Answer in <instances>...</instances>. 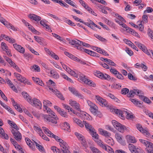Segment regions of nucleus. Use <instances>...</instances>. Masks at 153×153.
<instances>
[{
	"label": "nucleus",
	"mask_w": 153,
	"mask_h": 153,
	"mask_svg": "<svg viewBox=\"0 0 153 153\" xmlns=\"http://www.w3.org/2000/svg\"><path fill=\"white\" fill-rule=\"evenodd\" d=\"M99 131L101 133L102 135L105 137H109L111 135V134L107 131L104 130L101 128L99 129Z\"/></svg>",
	"instance_id": "nucleus-31"
},
{
	"label": "nucleus",
	"mask_w": 153,
	"mask_h": 153,
	"mask_svg": "<svg viewBox=\"0 0 153 153\" xmlns=\"http://www.w3.org/2000/svg\"><path fill=\"white\" fill-rule=\"evenodd\" d=\"M96 73L97 76L102 79L110 80L111 79V76L108 75L104 74L99 71H97Z\"/></svg>",
	"instance_id": "nucleus-10"
},
{
	"label": "nucleus",
	"mask_w": 153,
	"mask_h": 153,
	"mask_svg": "<svg viewBox=\"0 0 153 153\" xmlns=\"http://www.w3.org/2000/svg\"><path fill=\"white\" fill-rule=\"evenodd\" d=\"M69 90L74 95L76 96L81 98L83 99L84 97L80 93H79L77 90L74 88L69 87L68 88Z\"/></svg>",
	"instance_id": "nucleus-12"
},
{
	"label": "nucleus",
	"mask_w": 153,
	"mask_h": 153,
	"mask_svg": "<svg viewBox=\"0 0 153 153\" xmlns=\"http://www.w3.org/2000/svg\"><path fill=\"white\" fill-rule=\"evenodd\" d=\"M33 129L34 130L36 131L39 135H41L42 134V130L36 126H34Z\"/></svg>",
	"instance_id": "nucleus-43"
},
{
	"label": "nucleus",
	"mask_w": 153,
	"mask_h": 153,
	"mask_svg": "<svg viewBox=\"0 0 153 153\" xmlns=\"http://www.w3.org/2000/svg\"><path fill=\"white\" fill-rule=\"evenodd\" d=\"M32 106L37 108H41L42 104L39 100L34 98L33 99H31L30 102H29Z\"/></svg>",
	"instance_id": "nucleus-9"
},
{
	"label": "nucleus",
	"mask_w": 153,
	"mask_h": 153,
	"mask_svg": "<svg viewBox=\"0 0 153 153\" xmlns=\"http://www.w3.org/2000/svg\"><path fill=\"white\" fill-rule=\"evenodd\" d=\"M83 123L86 129L89 131L92 137L95 135H97L95 129L91 124L85 121H83Z\"/></svg>",
	"instance_id": "nucleus-6"
},
{
	"label": "nucleus",
	"mask_w": 153,
	"mask_h": 153,
	"mask_svg": "<svg viewBox=\"0 0 153 153\" xmlns=\"http://www.w3.org/2000/svg\"><path fill=\"white\" fill-rule=\"evenodd\" d=\"M44 140H46L47 141H49V139L48 138V137L46 136L42 132V134L41 135H39Z\"/></svg>",
	"instance_id": "nucleus-62"
},
{
	"label": "nucleus",
	"mask_w": 153,
	"mask_h": 153,
	"mask_svg": "<svg viewBox=\"0 0 153 153\" xmlns=\"http://www.w3.org/2000/svg\"><path fill=\"white\" fill-rule=\"evenodd\" d=\"M143 94V93L142 91L139 89H134V90H130L129 92V94L128 95V96L129 97H133L134 94H136L137 95L139 94Z\"/></svg>",
	"instance_id": "nucleus-13"
},
{
	"label": "nucleus",
	"mask_w": 153,
	"mask_h": 153,
	"mask_svg": "<svg viewBox=\"0 0 153 153\" xmlns=\"http://www.w3.org/2000/svg\"><path fill=\"white\" fill-rule=\"evenodd\" d=\"M50 74L51 76L55 79H58L59 78V74L56 71L53 70H51L50 71Z\"/></svg>",
	"instance_id": "nucleus-37"
},
{
	"label": "nucleus",
	"mask_w": 153,
	"mask_h": 153,
	"mask_svg": "<svg viewBox=\"0 0 153 153\" xmlns=\"http://www.w3.org/2000/svg\"><path fill=\"white\" fill-rule=\"evenodd\" d=\"M106 63L112 66L115 67L116 66V64L114 63L113 61L110 59H108Z\"/></svg>",
	"instance_id": "nucleus-51"
},
{
	"label": "nucleus",
	"mask_w": 153,
	"mask_h": 153,
	"mask_svg": "<svg viewBox=\"0 0 153 153\" xmlns=\"http://www.w3.org/2000/svg\"><path fill=\"white\" fill-rule=\"evenodd\" d=\"M95 99L97 102L99 103L101 101L104 100V99L99 95L95 96Z\"/></svg>",
	"instance_id": "nucleus-45"
},
{
	"label": "nucleus",
	"mask_w": 153,
	"mask_h": 153,
	"mask_svg": "<svg viewBox=\"0 0 153 153\" xmlns=\"http://www.w3.org/2000/svg\"><path fill=\"white\" fill-rule=\"evenodd\" d=\"M128 79L131 80L135 81L137 79V78L133 76L131 73H129L128 74Z\"/></svg>",
	"instance_id": "nucleus-53"
},
{
	"label": "nucleus",
	"mask_w": 153,
	"mask_h": 153,
	"mask_svg": "<svg viewBox=\"0 0 153 153\" xmlns=\"http://www.w3.org/2000/svg\"><path fill=\"white\" fill-rule=\"evenodd\" d=\"M62 128L68 132L71 131L70 125L69 123L67 122H65L62 124Z\"/></svg>",
	"instance_id": "nucleus-21"
},
{
	"label": "nucleus",
	"mask_w": 153,
	"mask_h": 153,
	"mask_svg": "<svg viewBox=\"0 0 153 153\" xmlns=\"http://www.w3.org/2000/svg\"><path fill=\"white\" fill-rule=\"evenodd\" d=\"M78 79H79L81 81L84 82L85 83L90 85L91 86L93 87H95L96 86L95 84L92 81L87 79L85 75H82L80 76Z\"/></svg>",
	"instance_id": "nucleus-7"
},
{
	"label": "nucleus",
	"mask_w": 153,
	"mask_h": 153,
	"mask_svg": "<svg viewBox=\"0 0 153 153\" xmlns=\"http://www.w3.org/2000/svg\"><path fill=\"white\" fill-rule=\"evenodd\" d=\"M57 3H59L61 6H63L66 8H68L69 6V5L61 0H59L58 2Z\"/></svg>",
	"instance_id": "nucleus-46"
},
{
	"label": "nucleus",
	"mask_w": 153,
	"mask_h": 153,
	"mask_svg": "<svg viewBox=\"0 0 153 153\" xmlns=\"http://www.w3.org/2000/svg\"><path fill=\"white\" fill-rule=\"evenodd\" d=\"M49 89L52 92L55 94L56 96L61 100H65V98L62 94L57 89H54L53 88H51V86L49 87Z\"/></svg>",
	"instance_id": "nucleus-16"
},
{
	"label": "nucleus",
	"mask_w": 153,
	"mask_h": 153,
	"mask_svg": "<svg viewBox=\"0 0 153 153\" xmlns=\"http://www.w3.org/2000/svg\"><path fill=\"white\" fill-rule=\"evenodd\" d=\"M59 114L63 117L65 118L68 117L67 113L64 111L62 110L60 112Z\"/></svg>",
	"instance_id": "nucleus-59"
},
{
	"label": "nucleus",
	"mask_w": 153,
	"mask_h": 153,
	"mask_svg": "<svg viewBox=\"0 0 153 153\" xmlns=\"http://www.w3.org/2000/svg\"><path fill=\"white\" fill-rule=\"evenodd\" d=\"M136 127L138 130L140 132H142L144 135L146 136V137H149V136L150 135L149 133L147 131L144 129L140 124H136Z\"/></svg>",
	"instance_id": "nucleus-15"
},
{
	"label": "nucleus",
	"mask_w": 153,
	"mask_h": 153,
	"mask_svg": "<svg viewBox=\"0 0 153 153\" xmlns=\"http://www.w3.org/2000/svg\"><path fill=\"white\" fill-rule=\"evenodd\" d=\"M28 17L31 20L38 22L41 19V17L34 14L30 13L28 15Z\"/></svg>",
	"instance_id": "nucleus-18"
},
{
	"label": "nucleus",
	"mask_w": 153,
	"mask_h": 153,
	"mask_svg": "<svg viewBox=\"0 0 153 153\" xmlns=\"http://www.w3.org/2000/svg\"><path fill=\"white\" fill-rule=\"evenodd\" d=\"M105 140V142L109 145L112 146L114 144L113 140L110 137H106Z\"/></svg>",
	"instance_id": "nucleus-39"
},
{
	"label": "nucleus",
	"mask_w": 153,
	"mask_h": 153,
	"mask_svg": "<svg viewBox=\"0 0 153 153\" xmlns=\"http://www.w3.org/2000/svg\"><path fill=\"white\" fill-rule=\"evenodd\" d=\"M115 137L117 140L123 145H125V143L122 140V136L120 134L117 133L115 134Z\"/></svg>",
	"instance_id": "nucleus-28"
},
{
	"label": "nucleus",
	"mask_w": 153,
	"mask_h": 153,
	"mask_svg": "<svg viewBox=\"0 0 153 153\" xmlns=\"http://www.w3.org/2000/svg\"><path fill=\"white\" fill-rule=\"evenodd\" d=\"M11 132L15 139L18 141H20L22 139V136L21 133L18 131L12 129Z\"/></svg>",
	"instance_id": "nucleus-11"
},
{
	"label": "nucleus",
	"mask_w": 153,
	"mask_h": 153,
	"mask_svg": "<svg viewBox=\"0 0 153 153\" xmlns=\"http://www.w3.org/2000/svg\"><path fill=\"white\" fill-rule=\"evenodd\" d=\"M14 75L17 78L19 81L21 82L25 83L24 81L25 79V77H22L20 74L16 73H14Z\"/></svg>",
	"instance_id": "nucleus-30"
},
{
	"label": "nucleus",
	"mask_w": 153,
	"mask_h": 153,
	"mask_svg": "<svg viewBox=\"0 0 153 153\" xmlns=\"http://www.w3.org/2000/svg\"><path fill=\"white\" fill-rule=\"evenodd\" d=\"M30 68L32 71L39 72L40 71L39 67L37 65H34L33 66H32Z\"/></svg>",
	"instance_id": "nucleus-40"
},
{
	"label": "nucleus",
	"mask_w": 153,
	"mask_h": 153,
	"mask_svg": "<svg viewBox=\"0 0 153 153\" xmlns=\"http://www.w3.org/2000/svg\"><path fill=\"white\" fill-rule=\"evenodd\" d=\"M126 52L130 56H132L134 54V53L133 51L130 49L129 48H126Z\"/></svg>",
	"instance_id": "nucleus-52"
},
{
	"label": "nucleus",
	"mask_w": 153,
	"mask_h": 153,
	"mask_svg": "<svg viewBox=\"0 0 153 153\" xmlns=\"http://www.w3.org/2000/svg\"><path fill=\"white\" fill-rule=\"evenodd\" d=\"M49 89L52 92L55 94L56 96L61 100H65V98L62 94L57 89H54L53 88H51V86L49 87Z\"/></svg>",
	"instance_id": "nucleus-17"
},
{
	"label": "nucleus",
	"mask_w": 153,
	"mask_h": 153,
	"mask_svg": "<svg viewBox=\"0 0 153 153\" xmlns=\"http://www.w3.org/2000/svg\"><path fill=\"white\" fill-rule=\"evenodd\" d=\"M140 49L142 50L144 53H146L147 55H150L149 50L148 51V50L147 48L143 44V45H142Z\"/></svg>",
	"instance_id": "nucleus-38"
},
{
	"label": "nucleus",
	"mask_w": 153,
	"mask_h": 153,
	"mask_svg": "<svg viewBox=\"0 0 153 153\" xmlns=\"http://www.w3.org/2000/svg\"><path fill=\"white\" fill-rule=\"evenodd\" d=\"M129 90L128 88H123L121 91V93L123 94H126L128 93Z\"/></svg>",
	"instance_id": "nucleus-54"
},
{
	"label": "nucleus",
	"mask_w": 153,
	"mask_h": 153,
	"mask_svg": "<svg viewBox=\"0 0 153 153\" xmlns=\"http://www.w3.org/2000/svg\"><path fill=\"white\" fill-rule=\"evenodd\" d=\"M25 140L27 144L31 149L33 150L35 149V146H34V143H33L27 137L25 138Z\"/></svg>",
	"instance_id": "nucleus-24"
},
{
	"label": "nucleus",
	"mask_w": 153,
	"mask_h": 153,
	"mask_svg": "<svg viewBox=\"0 0 153 153\" xmlns=\"http://www.w3.org/2000/svg\"><path fill=\"white\" fill-rule=\"evenodd\" d=\"M75 135L76 136L79 140H83L85 139V137L82 134L77 132H75Z\"/></svg>",
	"instance_id": "nucleus-42"
},
{
	"label": "nucleus",
	"mask_w": 153,
	"mask_h": 153,
	"mask_svg": "<svg viewBox=\"0 0 153 153\" xmlns=\"http://www.w3.org/2000/svg\"><path fill=\"white\" fill-rule=\"evenodd\" d=\"M43 109L44 111H46L48 114L53 115L55 116V113L52 111L48 107V106H51L52 103L49 101L47 100H44L43 102Z\"/></svg>",
	"instance_id": "nucleus-2"
},
{
	"label": "nucleus",
	"mask_w": 153,
	"mask_h": 153,
	"mask_svg": "<svg viewBox=\"0 0 153 153\" xmlns=\"http://www.w3.org/2000/svg\"><path fill=\"white\" fill-rule=\"evenodd\" d=\"M64 53L65 55L73 60L77 61H79V58L71 53L67 52H65Z\"/></svg>",
	"instance_id": "nucleus-26"
},
{
	"label": "nucleus",
	"mask_w": 153,
	"mask_h": 153,
	"mask_svg": "<svg viewBox=\"0 0 153 153\" xmlns=\"http://www.w3.org/2000/svg\"><path fill=\"white\" fill-rule=\"evenodd\" d=\"M65 1L73 7L77 8L75 4L71 0H64Z\"/></svg>",
	"instance_id": "nucleus-50"
},
{
	"label": "nucleus",
	"mask_w": 153,
	"mask_h": 153,
	"mask_svg": "<svg viewBox=\"0 0 153 153\" xmlns=\"http://www.w3.org/2000/svg\"><path fill=\"white\" fill-rule=\"evenodd\" d=\"M14 48L17 51L22 53H24L25 52V49L24 48L22 47L20 45L15 44L13 45Z\"/></svg>",
	"instance_id": "nucleus-19"
},
{
	"label": "nucleus",
	"mask_w": 153,
	"mask_h": 153,
	"mask_svg": "<svg viewBox=\"0 0 153 153\" xmlns=\"http://www.w3.org/2000/svg\"><path fill=\"white\" fill-rule=\"evenodd\" d=\"M59 145L63 153H71L68 149L67 143L62 140H59Z\"/></svg>",
	"instance_id": "nucleus-4"
},
{
	"label": "nucleus",
	"mask_w": 153,
	"mask_h": 153,
	"mask_svg": "<svg viewBox=\"0 0 153 153\" xmlns=\"http://www.w3.org/2000/svg\"><path fill=\"white\" fill-rule=\"evenodd\" d=\"M49 115L43 114L42 117L45 121L49 123H52L53 124H56L57 123V120L58 118L56 117L55 114V116L53 115L49 114Z\"/></svg>",
	"instance_id": "nucleus-1"
},
{
	"label": "nucleus",
	"mask_w": 153,
	"mask_h": 153,
	"mask_svg": "<svg viewBox=\"0 0 153 153\" xmlns=\"http://www.w3.org/2000/svg\"><path fill=\"white\" fill-rule=\"evenodd\" d=\"M0 21L8 28H9V27L11 25L10 23L6 21L4 19H3V18L1 17H0Z\"/></svg>",
	"instance_id": "nucleus-36"
},
{
	"label": "nucleus",
	"mask_w": 153,
	"mask_h": 153,
	"mask_svg": "<svg viewBox=\"0 0 153 153\" xmlns=\"http://www.w3.org/2000/svg\"><path fill=\"white\" fill-rule=\"evenodd\" d=\"M94 36L97 39H99L102 42H106L107 40L101 37L100 36L98 35L97 34H94Z\"/></svg>",
	"instance_id": "nucleus-47"
},
{
	"label": "nucleus",
	"mask_w": 153,
	"mask_h": 153,
	"mask_svg": "<svg viewBox=\"0 0 153 153\" xmlns=\"http://www.w3.org/2000/svg\"><path fill=\"white\" fill-rule=\"evenodd\" d=\"M1 46L2 49L4 51L7 50V49H8V47L7 46L6 44L4 42H2Z\"/></svg>",
	"instance_id": "nucleus-55"
},
{
	"label": "nucleus",
	"mask_w": 153,
	"mask_h": 153,
	"mask_svg": "<svg viewBox=\"0 0 153 153\" xmlns=\"http://www.w3.org/2000/svg\"><path fill=\"white\" fill-rule=\"evenodd\" d=\"M80 41L78 40H72L69 42V44L72 45H77L80 44Z\"/></svg>",
	"instance_id": "nucleus-41"
},
{
	"label": "nucleus",
	"mask_w": 153,
	"mask_h": 153,
	"mask_svg": "<svg viewBox=\"0 0 153 153\" xmlns=\"http://www.w3.org/2000/svg\"><path fill=\"white\" fill-rule=\"evenodd\" d=\"M115 76L117 78L123 80L124 79L123 76L119 72L117 73V74Z\"/></svg>",
	"instance_id": "nucleus-61"
},
{
	"label": "nucleus",
	"mask_w": 153,
	"mask_h": 153,
	"mask_svg": "<svg viewBox=\"0 0 153 153\" xmlns=\"http://www.w3.org/2000/svg\"><path fill=\"white\" fill-rule=\"evenodd\" d=\"M40 23L41 25L43 27L45 26L47 24L46 23L47 22V21H46V20L45 19H41V20L40 21Z\"/></svg>",
	"instance_id": "nucleus-60"
},
{
	"label": "nucleus",
	"mask_w": 153,
	"mask_h": 153,
	"mask_svg": "<svg viewBox=\"0 0 153 153\" xmlns=\"http://www.w3.org/2000/svg\"><path fill=\"white\" fill-rule=\"evenodd\" d=\"M126 139L128 142L134 143L136 142L137 140L135 138L130 135H127L126 136Z\"/></svg>",
	"instance_id": "nucleus-22"
},
{
	"label": "nucleus",
	"mask_w": 153,
	"mask_h": 153,
	"mask_svg": "<svg viewBox=\"0 0 153 153\" xmlns=\"http://www.w3.org/2000/svg\"><path fill=\"white\" fill-rule=\"evenodd\" d=\"M112 111H114V112L117 114H118L119 116L121 117V118L123 119L124 118V115L123 113H124V111H121L119 109H113Z\"/></svg>",
	"instance_id": "nucleus-25"
},
{
	"label": "nucleus",
	"mask_w": 153,
	"mask_h": 153,
	"mask_svg": "<svg viewBox=\"0 0 153 153\" xmlns=\"http://www.w3.org/2000/svg\"><path fill=\"white\" fill-rule=\"evenodd\" d=\"M110 72L112 74L114 75L115 76L117 74V73H118V71L114 68H111L110 69Z\"/></svg>",
	"instance_id": "nucleus-58"
},
{
	"label": "nucleus",
	"mask_w": 153,
	"mask_h": 153,
	"mask_svg": "<svg viewBox=\"0 0 153 153\" xmlns=\"http://www.w3.org/2000/svg\"><path fill=\"white\" fill-rule=\"evenodd\" d=\"M49 83L48 86L49 88V87L51 86V88H53V89L54 88V89H55V86L56 85L55 83L51 79L49 80Z\"/></svg>",
	"instance_id": "nucleus-44"
},
{
	"label": "nucleus",
	"mask_w": 153,
	"mask_h": 153,
	"mask_svg": "<svg viewBox=\"0 0 153 153\" xmlns=\"http://www.w3.org/2000/svg\"><path fill=\"white\" fill-rule=\"evenodd\" d=\"M89 55L93 56H95L96 57H99V55L98 54L91 51L90 52Z\"/></svg>",
	"instance_id": "nucleus-56"
},
{
	"label": "nucleus",
	"mask_w": 153,
	"mask_h": 153,
	"mask_svg": "<svg viewBox=\"0 0 153 153\" xmlns=\"http://www.w3.org/2000/svg\"><path fill=\"white\" fill-rule=\"evenodd\" d=\"M123 114L124 115V118L123 119L125 118V117L126 116V118L128 119H130L133 118L134 116L132 114H131L130 113L128 112L126 109V110H124V113H123Z\"/></svg>",
	"instance_id": "nucleus-27"
},
{
	"label": "nucleus",
	"mask_w": 153,
	"mask_h": 153,
	"mask_svg": "<svg viewBox=\"0 0 153 153\" xmlns=\"http://www.w3.org/2000/svg\"><path fill=\"white\" fill-rule=\"evenodd\" d=\"M9 63L10 65L13 67L17 71L20 73L21 72V69L18 67L17 65L12 60L10 61Z\"/></svg>",
	"instance_id": "nucleus-32"
},
{
	"label": "nucleus",
	"mask_w": 153,
	"mask_h": 153,
	"mask_svg": "<svg viewBox=\"0 0 153 153\" xmlns=\"http://www.w3.org/2000/svg\"><path fill=\"white\" fill-rule=\"evenodd\" d=\"M22 94L24 98L28 102H30L31 97L27 93L25 92H23L22 93Z\"/></svg>",
	"instance_id": "nucleus-35"
},
{
	"label": "nucleus",
	"mask_w": 153,
	"mask_h": 153,
	"mask_svg": "<svg viewBox=\"0 0 153 153\" xmlns=\"http://www.w3.org/2000/svg\"><path fill=\"white\" fill-rule=\"evenodd\" d=\"M112 123L114 127L119 131L122 133L124 132V129L126 128L125 126L115 120H112Z\"/></svg>",
	"instance_id": "nucleus-5"
},
{
	"label": "nucleus",
	"mask_w": 153,
	"mask_h": 153,
	"mask_svg": "<svg viewBox=\"0 0 153 153\" xmlns=\"http://www.w3.org/2000/svg\"><path fill=\"white\" fill-rule=\"evenodd\" d=\"M87 102L88 105L90 107V110L91 112L94 115L97 116L98 113L100 112L98 111V108L97 106L89 100H87Z\"/></svg>",
	"instance_id": "nucleus-3"
},
{
	"label": "nucleus",
	"mask_w": 153,
	"mask_h": 153,
	"mask_svg": "<svg viewBox=\"0 0 153 153\" xmlns=\"http://www.w3.org/2000/svg\"><path fill=\"white\" fill-rule=\"evenodd\" d=\"M10 139L11 143L19 152L22 153H25L22 148L20 145L18 144L12 138H10Z\"/></svg>",
	"instance_id": "nucleus-14"
},
{
	"label": "nucleus",
	"mask_w": 153,
	"mask_h": 153,
	"mask_svg": "<svg viewBox=\"0 0 153 153\" xmlns=\"http://www.w3.org/2000/svg\"><path fill=\"white\" fill-rule=\"evenodd\" d=\"M129 100L132 102L136 106L137 105L138 106L140 107H141L142 106V105L141 104V103L139 101L135 99L130 98Z\"/></svg>",
	"instance_id": "nucleus-34"
},
{
	"label": "nucleus",
	"mask_w": 153,
	"mask_h": 153,
	"mask_svg": "<svg viewBox=\"0 0 153 153\" xmlns=\"http://www.w3.org/2000/svg\"><path fill=\"white\" fill-rule=\"evenodd\" d=\"M105 22L107 24L109 25V26H112L113 27H115V24L113 22L109 21V20L106 19L105 20Z\"/></svg>",
	"instance_id": "nucleus-63"
},
{
	"label": "nucleus",
	"mask_w": 153,
	"mask_h": 153,
	"mask_svg": "<svg viewBox=\"0 0 153 153\" xmlns=\"http://www.w3.org/2000/svg\"><path fill=\"white\" fill-rule=\"evenodd\" d=\"M107 149L106 151H107L109 153H114V151L113 150V149L109 146H107Z\"/></svg>",
	"instance_id": "nucleus-64"
},
{
	"label": "nucleus",
	"mask_w": 153,
	"mask_h": 153,
	"mask_svg": "<svg viewBox=\"0 0 153 153\" xmlns=\"http://www.w3.org/2000/svg\"><path fill=\"white\" fill-rule=\"evenodd\" d=\"M42 128L44 132L48 136L54 138L56 141H57L59 142V140H62L61 139L59 138L58 136L54 134L48 128L44 126H43Z\"/></svg>",
	"instance_id": "nucleus-8"
},
{
	"label": "nucleus",
	"mask_w": 153,
	"mask_h": 153,
	"mask_svg": "<svg viewBox=\"0 0 153 153\" xmlns=\"http://www.w3.org/2000/svg\"><path fill=\"white\" fill-rule=\"evenodd\" d=\"M108 96L110 97L111 98L114 100L115 102H119L120 101L117 98L115 97L113 95L111 94L108 93Z\"/></svg>",
	"instance_id": "nucleus-48"
},
{
	"label": "nucleus",
	"mask_w": 153,
	"mask_h": 153,
	"mask_svg": "<svg viewBox=\"0 0 153 153\" xmlns=\"http://www.w3.org/2000/svg\"><path fill=\"white\" fill-rule=\"evenodd\" d=\"M6 80L7 83L9 84L10 86V87L15 92H16L17 91V90L16 89V87L11 82V81L8 78L6 79Z\"/></svg>",
	"instance_id": "nucleus-33"
},
{
	"label": "nucleus",
	"mask_w": 153,
	"mask_h": 153,
	"mask_svg": "<svg viewBox=\"0 0 153 153\" xmlns=\"http://www.w3.org/2000/svg\"><path fill=\"white\" fill-rule=\"evenodd\" d=\"M128 147L131 152L136 149L134 145L130 143L128 144Z\"/></svg>",
	"instance_id": "nucleus-57"
},
{
	"label": "nucleus",
	"mask_w": 153,
	"mask_h": 153,
	"mask_svg": "<svg viewBox=\"0 0 153 153\" xmlns=\"http://www.w3.org/2000/svg\"><path fill=\"white\" fill-rule=\"evenodd\" d=\"M32 79L37 84L41 86H43L44 85V84L42 82V80L40 79L39 78L36 77H32Z\"/></svg>",
	"instance_id": "nucleus-29"
},
{
	"label": "nucleus",
	"mask_w": 153,
	"mask_h": 153,
	"mask_svg": "<svg viewBox=\"0 0 153 153\" xmlns=\"http://www.w3.org/2000/svg\"><path fill=\"white\" fill-rule=\"evenodd\" d=\"M69 104L72 107H74L78 111H80L79 105L76 102L71 100H69Z\"/></svg>",
	"instance_id": "nucleus-20"
},
{
	"label": "nucleus",
	"mask_w": 153,
	"mask_h": 153,
	"mask_svg": "<svg viewBox=\"0 0 153 153\" xmlns=\"http://www.w3.org/2000/svg\"><path fill=\"white\" fill-rule=\"evenodd\" d=\"M99 104L102 106H104L106 107H108V106L107 102L105 99H104V101H101Z\"/></svg>",
	"instance_id": "nucleus-49"
},
{
	"label": "nucleus",
	"mask_w": 153,
	"mask_h": 153,
	"mask_svg": "<svg viewBox=\"0 0 153 153\" xmlns=\"http://www.w3.org/2000/svg\"><path fill=\"white\" fill-rule=\"evenodd\" d=\"M92 137H93V139L100 147L103 143L101 140L99 139V136L97 134V135H95Z\"/></svg>",
	"instance_id": "nucleus-23"
}]
</instances>
